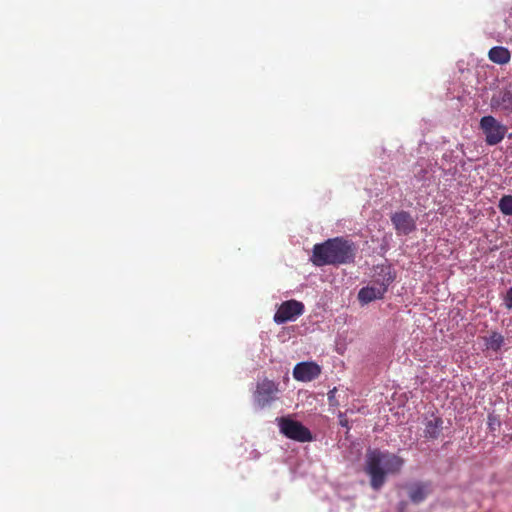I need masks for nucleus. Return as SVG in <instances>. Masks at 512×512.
Here are the masks:
<instances>
[{"instance_id": "nucleus-1", "label": "nucleus", "mask_w": 512, "mask_h": 512, "mask_svg": "<svg viewBox=\"0 0 512 512\" xmlns=\"http://www.w3.org/2000/svg\"><path fill=\"white\" fill-rule=\"evenodd\" d=\"M356 252L357 247L354 242L343 237H335L315 244L311 261L318 267L351 264L355 261Z\"/></svg>"}, {"instance_id": "nucleus-2", "label": "nucleus", "mask_w": 512, "mask_h": 512, "mask_svg": "<svg viewBox=\"0 0 512 512\" xmlns=\"http://www.w3.org/2000/svg\"><path fill=\"white\" fill-rule=\"evenodd\" d=\"M404 465V459L396 454L379 449L366 453L365 472L370 476V485L379 490L386 481L387 474H397Z\"/></svg>"}, {"instance_id": "nucleus-3", "label": "nucleus", "mask_w": 512, "mask_h": 512, "mask_svg": "<svg viewBox=\"0 0 512 512\" xmlns=\"http://www.w3.org/2000/svg\"><path fill=\"white\" fill-rule=\"evenodd\" d=\"M278 424L280 432L291 440L302 443L313 440L311 431L299 421L289 417H281L278 419Z\"/></svg>"}, {"instance_id": "nucleus-4", "label": "nucleus", "mask_w": 512, "mask_h": 512, "mask_svg": "<svg viewBox=\"0 0 512 512\" xmlns=\"http://www.w3.org/2000/svg\"><path fill=\"white\" fill-rule=\"evenodd\" d=\"M480 128L485 134L488 145L494 146L500 143L507 132L506 126L497 121L493 116H484L480 120Z\"/></svg>"}, {"instance_id": "nucleus-5", "label": "nucleus", "mask_w": 512, "mask_h": 512, "mask_svg": "<svg viewBox=\"0 0 512 512\" xmlns=\"http://www.w3.org/2000/svg\"><path fill=\"white\" fill-rule=\"evenodd\" d=\"M304 311L305 306L302 302L295 299L286 300L279 305L273 320L277 324L295 321Z\"/></svg>"}, {"instance_id": "nucleus-6", "label": "nucleus", "mask_w": 512, "mask_h": 512, "mask_svg": "<svg viewBox=\"0 0 512 512\" xmlns=\"http://www.w3.org/2000/svg\"><path fill=\"white\" fill-rule=\"evenodd\" d=\"M278 392V384L265 378L256 386L254 402L259 408H265L277 399Z\"/></svg>"}, {"instance_id": "nucleus-7", "label": "nucleus", "mask_w": 512, "mask_h": 512, "mask_svg": "<svg viewBox=\"0 0 512 512\" xmlns=\"http://www.w3.org/2000/svg\"><path fill=\"white\" fill-rule=\"evenodd\" d=\"M321 367L315 362H300L293 369V377L297 381L310 382L319 377Z\"/></svg>"}, {"instance_id": "nucleus-8", "label": "nucleus", "mask_w": 512, "mask_h": 512, "mask_svg": "<svg viewBox=\"0 0 512 512\" xmlns=\"http://www.w3.org/2000/svg\"><path fill=\"white\" fill-rule=\"evenodd\" d=\"M391 222L398 235H408L416 228L414 219L407 211L395 212L391 216Z\"/></svg>"}, {"instance_id": "nucleus-9", "label": "nucleus", "mask_w": 512, "mask_h": 512, "mask_svg": "<svg viewBox=\"0 0 512 512\" xmlns=\"http://www.w3.org/2000/svg\"><path fill=\"white\" fill-rule=\"evenodd\" d=\"M431 492L430 482H415L408 486L409 499L415 504L423 502Z\"/></svg>"}, {"instance_id": "nucleus-10", "label": "nucleus", "mask_w": 512, "mask_h": 512, "mask_svg": "<svg viewBox=\"0 0 512 512\" xmlns=\"http://www.w3.org/2000/svg\"><path fill=\"white\" fill-rule=\"evenodd\" d=\"M491 107L501 110L507 115L512 114V87L505 89L491 99Z\"/></svg>"}, {"instance_id": "nucleus-11", "label": "nucleus", "mask_w": 512, "mask_h": 512, "mask_svg": "<svg viewBox=\"0 0 512 512\" xmlns=\"http://www.w3.org/2000/svg\"><path fill=\"white\" fill-rule=\"evenodd\" d=\"M385 293L384 286H378L372 282V285L360 289L358 299L361 303L367 304L376 299H382Z\"/></svg>"}, {"instance_id": "nucleus-12", "label": "nucleus", "mask_w": 512, "mask_h": 512, "mask_svg": "<svg viewBox=\"0 0 512 512\" xmlns=\"http://www.w3.org/2000/svg\"><path fill=\"white\" fill-rule=\"evenodd\" d=\"M395 274L390 266H377L373 282L378 286H384L387 292L389 285L394 281Z\"/></svg>"}, {"instance_id": "nucleus-13", "label": "nucleus", "mask_w": 512, "mask_h": 512, "mask_svg": "<svg viewBox=\"0 0 512 512\" xmlns=\"http://www.w3.org/2000/svg\"><path fill=\"white\" fill-rule=\"evenodd\" d=\"M488 58L491 62L498 65H505L510 62V51L503 46L492 47L488 52Z\"/></svg>"}, {"instance_id": "nucleus-14", "label": "nucleus", "mask_w": 512, "mask_h": 512, "mask_svg": "<svg viewBox=\"0 0 512 512\" xmlns=\"http://www.w3.org/2000/svg\"><path fill=\"white\" fill-rule=\"evenodd\" d=\"M443 420L439 417H433L425 423L424 436L426 438L436 439L442 430Z\"/></svg>"}, {"instance_id": "nucleus-15", "label": "nucleus", "mask_w": 512, "mask_h": 512, "mask_svg": "<svg viewBox=\"0 0 512 512\" xmlns=\"http://www.w3.org/2000/svg\"><path fill=\"white\" fill-rule=\"evenodd\" d=\"M485 342L487 349L497 352L504 344V337L498 332H492L489 337L485 338Z\"/></svg>"}, {"instance_id": "nucleus-16", "label": "nucleus", "mask_w": 512, "mask_h": 512, "mask_svg": "<svg viewBox=\"0 0 512 512\" xmlns=\"http://www.w3.org/2000/svg\"><path fill=\"white\" fill-rule=\"evenodd\" d=\"M499 210L503 215H512V195H504L498 204Z\"/></svg>"}, {"instance_id": "nucleus-17", "label": "nucleus", "mask_w": 512, "mask_h": 512, "mask_svg": "<svg viewBox=\"0 0 512 512\" xmlns=\"http://www.w3.org/2000/svg\"><path fill=\"white\" fill-rule=\"evenodd\" d=\"M504 305L508 310L512 309V287H510L504 297Z\"/></svg>"}, {"instance_id": "nucleus-18", "label": "nucleus", "mask_w": 512, "mask_h": 512, "mask_svg": "<svg viewBox=\"0 0 512 512\" xmlns=\"http://www.w3.org/2000/svg\"><path fill=\"white\" fill-rule=\"evenodd\" d=\"M335 391H336V388H334V389H332V390H330V391L328 392V398H329V400H331V399L334 397V393H335Z\"/></svg>"}, {"instance_id": "nucleus-19", "label": "nucleus", "mask_w": 512, "mask_h": 512, "mask_svg": "<svg viewBox=\"0 0 512 512\" xmlns=\"http://www.w3.org/2000/svg\"><path fill=\"white\" fill-rule=\"evenodd\" d=\"M340 424L344 427L348 428V420L347 419H340Z\"/></svg>"}]
</instances>
